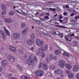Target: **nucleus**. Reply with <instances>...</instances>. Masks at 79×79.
<instances>
[{
    "instance_id": "1",
    "label": "nucleus",
    "mask_w": 79,
    "mask_h": 79,
    "mask_svg": "<svg viewBox=\"0 0 79 79\" xmlns=\"http://www.w3.org/2000/svg\"><path fill=\"white\" fill-rule=\"evenodd\" d=\"M48 49V46L47 45H45L44 47L42 46L39 49V53L40 54H42L45 52Z\"/></svg>"
},
{
    "instance_id": "2",
    "label": "nucleus",
    "mask_w": 79,
    "mask_h": 79,
    "mask_svg": "<svg viewBox=\"0 0 79 79\" xmlns=\"http://www.w3.org/2000/svg\"><path fill=\"white\" fill-rule=\"evenodd\" d=\"M36 45L39 47H41L44 44V42L39 39H37L35 41Z\"/></svg>"
},
{
    "instance_id": "3",
    "label": "nucleus",
    "mask_w": 79,
    "mask_h": 79,
    "mask_svg": "<svg viewBox=\"0 0 79 79\" xmlns=\"http://www.w3.org/2000/svg\"><path fill=\"white\" fill-rule=\"evenodd\" d=\"M27 63L29 65H33L34 64V61L32 58V56H30L28 60H27Z\"/></svg>"
},
{
    "instance_id": "4",
    "label": "nucleus",
    "mask_w": 79,
    "mask_h": 79,
    "mask_svg": "<svg viewBox=\"0 0 79 79\" xmlns=\"http://www.w3.org/2000/svg\"><path fill=\"white\" fill-rule=\"evenodd\" d=\"M65 61L63 60H60L59 62V65L60 67L61 68H63L65 65Z\"/></svg>"
},
{
    "instance_id": "5",
    "label": "nucleus",
    "mask_w": 79,
    "mask_h": 79,
    "mask_svg": "<svg viewBox=\"0 0 79 79\" xmlns=\"http://www.w3.org/2000/svg\"><path fill=\"white\" fill-rule=\"evenodd\" d=\"M35 73L36 75L38 76H42L44 74V72L42 70H38L36 71Z\"/></svg>"
},
{
    "instance_id": "6",
    "label": "nucleus",
    "mask_w": 79,
    "mask_h": 79,
    "mask_svg": "<svg viewBox=\"0 0 79 79\" xmlns=\"http://www.w3.org/2000/svg\"><path fill=\"white\" fill-rule=\"evenodd\" d=\"M55 72L56 74L60 75L63 73V71L60 69H56L55 70Z\"/></svg>"
},
{
    "instance_id": "7",
    "label": "nucleus",
    "mask_w": 79,
    "mask_h": 79,
    "mask_svg": "<svg viewBox=\"0 0 79 79\" xmlns=\"http://www.w3.org/2000/svg\"><path fill=\"white\" fill-rule=\"evenodd\" d=\"M13 38L15 39H18L20 37V34L19 33H14L12 35Z\"/></svg>"
},
{
    "instance_id": "8",
    "label": "nucleus",
    "mask_w": 79,
    "mask_h": 79,
    "mask_svg": "<svg viewBox=\"0 0 79 79\" xmlns=\"http://www.w3.org/2000/svg\"><path fill=\"white\" fill-rule=\"evenodd\" d=\"M3 29L6 33L7 36H9L10 35V33L9 31L6 29V28L5 27H3Z\"/></svg>"
},
{
    "instance_id": "9",
    "label": "nucleus",
    "mask_w": 79,
    "mask_h": 79,
    "mask_svg": "<svg viewBox=\"0 0 79 79\" xmlns=\"http://www.w3.org/2000/svg\"><path fill=\"white\" fill-rule=\"evenodd\" d=\"M79 69V66L78 65H74L73 66V70L74 72H77Z\"/></svg>"
},
{
    "instance_id": "10",
    "label": "nucleus",
    "mask_w": 79,
    "mask_h": 79,
    "mask_svg": "<svg viewBox=\"0 0 79 79\" xmlns=\"http://www.w3.org/2000/svg\"><path fill=\"white\" fill-rule=\"evenodd\" d=\"M9 49L12 52H15L16 51V49L14 46H10L9 47Z\"/></svg>"
},
{
    "instance_id": "11",
    "label": "nucleus",
    "mask_w": 79,
    "mask_h": 79,
    "mask_svg": "<svg viewBox=\"0 0 79 79\" xmlns=\"http://www.w3.org/2000/svg\"><path fill=\"white\" fill-rule=\"evenodd\" d=\"M28 30V28L25 27L23 30L22 33L23 35H25L27 33V31Z\"/></svg>"
},
{
    "instance_id": "12",
    "label": "nucleus",
    "mask_w": 79,
    "mask_h": 79,
    "mask_svg": "<svg viewBox=\"0 0 79 79\" xmlns=\"http://www.w3.org/2000/svg\"><path fill=\"white\" fill-rule=\"evenodd\" d=\"M52 59H54V60H56L55 57H54L52 54H51L49 55V58L48 60H51Z\"/></svg>"
},
{
    "instance_id": "13",
    "label": "nucleus",
    "mask_w": 79,
    "mask_h": 79,
    "mask_svg": "<svg viewBox=\"0 0 79 79\" xmlns=\"http://www.w3.org/2000/svg\"><path fill=\"white\" fill-rule=\"evenodd\" d=\"M2 66L6 67L7 65V62L6 60H4L2 62Z\"/></svg>"
},
{
    "instance_id": "14",
    "label": "nucleus",
    "mask_w": 79,
    "mask_h": 79,
    "mask_svg": "<svg viewBox=\"0 0 79 79\" xmlns=\"http://www.w3.org/2000/svg\"><path fill=\"white\" fill-rule=\"evenodd\" d=\"M34 43V41L32 40H29L27 41V45H31Z\"/></svg>"
},
{
    "instance_id": "15",
    "label": "nucleus",
    "mask_w": 79,
    "mask_h": 79,
    "mask_svg": "<svg viewBox=\"0 0 79 79\" xmlns=\"http://www.w3.org/2000/svg\"><path fill=\"white\" fill-rule=\"evenodd\" d=\"M65 67L69 70H70L72 68V66L69 64H67L65 65Z\"/></svg>"
},
{
    "instance_id": "16",
    "label": "nucleus",
    "mask_w": 79,
    "mask_h": 79,
    "mask_svg": "<svg viewBox=\"0 0 79 79\" xmlns=\"http://www.w3.org/2000/svg\"><path fill=\"white\" fill-rule=\"evenodd\" d=\"M26 27V24L24 23H21V25L20 26V28L21 29H23L24 28Z\"/></svg>"
},
{
    "instance_id": "17",
    "label": "nucleus",
    "mask_w": 79,
    "mask_h": 79,
    "mask_svg": "<svg viewBox=\"0 0 79 79\" xmlns=\"http://www.w3.org/2000/svg\"><path fill=\"white\" fill-rule=\"evenodd\" d=\"M1 7L2 10H6V5H5L2 4L1 5Z\"/></svg>"
},
{
    "instance_id": "18",
    "label": "nucleus",
    "mask_w": 79,
    "mask_h": 79,
    "mask_svg": "<svg viewBox=\"0 0 79 79\" xmlns=\"http://www.w3.org/2000/svg\"><path fill=\"white\" fill-rule=\"evenodd\" d=\"M50 69H51L52 70L55 69L56 68V66L55 65H52L49 66Z\"/></svg>"
},
{
    "instance_id": "19",
    "label": "nucleus",
    "mask_w": 79,
    "mask_h": 79,
    "mask_svg": "<svg viewBox=\"0 0 79 79\" xmlns=\"http://www.w3.org/2000/svg\"><path fill=\"white\" fill-rule=\"evenodd\" d=\"M56 54L57 55L60 54V50H56L55 51Z\"/></svg>"
},
{
    "instance_id": "20",
    "label": "nucleus",
    "mask_w": 79,
    "mask_h": 79,
    "mask_svg": "<svg viewBox=\"0 0 79 79\" xmlns=\"http://www.w3.org/2000/svg\"><path fill=\"white\" fill-rule=\"evenodd\" d=\"M35 21L36 23L38 24L39 25H42V22L40 21H39V20H35Z\"/></svg>"
},
{
    "instance_id": "21",
    "label": "nucleus",
    "mask_w": 79,
    "mask_h": 79,
    "mask_svg": "<svg viewBox=\"0 0 79 79\" xmlns=\"http://www.w3.org/2000/svg\"><path fill=\"white\" fill-rule=\"evenodd\" d=\"M15 58L12 56L11 58H10V59L9 60L11 62H14L15 61Z\"/></svg>"
},
{
    "instance_id": "22",
    "label": "nucleus",
    "mask_w": 79,
    "mask_h": 79,
    "mask_svg": "<svg viewBox=\"0 0 79 79\" xmlns=\"http://www.w3.org/2000/svg\"><path fill=\"white\" fill-rule=\"evenodd\" d=\"M73 77H74V74L73 73H71L69 75V78H70V79L73 78Z\"/></svg>"
},
{
    "instance_id": "23",
    "label": "nucleus",
    "mask_w": 79,
    "mask_h": 79,
    "mask_svg": "<svg viewBox=\"0 0 79 79\" xmlns=\"http://www.w3.org/2000/svg\"><path fill=\"white\" fill-rule=\"evenodd\" d=\"M43 67L45 69H47L48 68V67H47V64H43Z\"/></svg>"
},
{
    "instance_id": "24",
    "label": "nucleus",
    "mask_w": 79,
    "mask_h": 79,
    "mask_svg": "<svg viewBox=\"0 0 79 79\" xmlns=\"http://www.w3.org/2000/svg\"><path fill=\"white\" fill-rule=\"evenodd\" d=\"M33 60V62L34 61H36L37 60V57L35 56H33V58L32 59Z\"/></svg>"
},
{
    "instance_id": "25",
    "label": "nucleus",
    "mask_w": 79,
    "mask_h": 79,
    "mask_svg": "<svg viewBox=\"0 0 79 79\" xmlns=\"http://www.w3.org/2000/svg\"><path fill=\"white\" fill-rule=\"evenodd\" d=\"M31 37L32 39H34L35 37V35L34 33H32L31 35Z\"/></svg>"
},
{
    "instance_id": "26",
    "label": "nucleus",
    "mask_w": 79,
    "mask_h": 79,
    "mask_svg": "<svg viewBox=\"0 0 79 79\" xmlns=\"http://www.w3.org/2000/svg\"><path fill=\"white\" fill-rule=\"evenodd\" d=\"M17 66L18 67V68L20 69L22 71L23 70V69L22 67L20 66L19 65V64H17Z\"/></svg>"
},
{
    "instance_id": "27",
    "label": "nucleus",
    "mask_w": 79,
    "mask_h": 79,
    "mask_svg": "<svg viewBox=\"0 0 79 79\" xmlns=\"http://www.w3.org/2000/svg\"><path fill=\"white\" fill-rule=\"evenodd\" d=\"M12 56H11V55H8L7 56V59L9 60H10Z\"/></svg>"
},
{
    "instance_id": "28",
    "label": "nucleus",
    "mask_w": 79,
    "mask_h": 79,
    "mask_svg": "<svg viewBox=\"0 0 79 79\" xmlns=\"http://www.w3.org/2000/svg\"><path fill=\"white\" fill-rule=\"evenodd\" d=\"M56 26L60 27V28H66V27H65L64 26H61V25H56Z\"/></svg>"
},
{
    "instance_id": "29",
    "label": "nucleus",
    "mask_w": 79,
    "mask_h": 79,
    "mask_svg": "<svg viewBox=\"0 0 79 79\" xmlns=\"http://www.w3.org/2000/svg\"><path fill=\"white\" fill-rule=\"evenodd\" d=\"M79 42L77 41H73V44L75 45H77L78 44Z\"/></svg>"
},
{
    "instance_id": "30",
    "label": "nucleus",
    "mask_w": 79,
    "mask_h": 79,
    "mask_svg": "<svg viewBox=\"0 0 79 79\" xmlns=\"http://www.w3.org/2000/svg\"><path fill=\"white\" fill-rule=\"evenodd\" d=\"M3 39V40H5L6 39V36L5 34H4L3 35H2Z\"/></svg>"
},
{
    "instance_id": "31",
    "label": "nucleus",
    "mask_w": 79,
    "mask_h": 79,
    "mask_svg": "<svg viewBox=\"0 0 79 79\" xmlns=\"http://www.w3.org/2000/svg\"><path fill=\"white\" fill-rule=\"evenodd\" d=\"M74 34H68V37H70L71 36H74Z\"/></svg>"
},
{
    "instance_id": "32",
    "label": "nucleus",
    "mask_w": 79,
    "mask_h": 79,
    "mask_svg": "<svg viewBox=\"0 0 79 79\" xmlns=\"http://www.w3.org/2000/svg\"><path fill=\"white\" fill-rule=\"evenodd\" d=\"M58 35L59 36H60L61 38H63V33H60L58 34Z\"/></svg>"
},
{
    "instance_id": "33",
    "label": "nucleus",
    "mask_w": 79,
    "mask_h": 79,
    "mask_svg": "<svg viewBox=\"0 0 79 79\" xmlns=\"http://www.w3.org/2000/svg\"><path fill=\"white\" fill-rule=\"evenodd\" d=\"M41 58H44L45 57V55L44 53L41 55Z\"/></svg>"
},
{
    "instance_id": "34",
    "label": "nucleus",
    "mask_w": 79,
    "mask_h": 79,
    "mask_svg": "<svg viewBox=\"0 0 79 79\" xmlns=\"http://www.w3.org/2000/svg\"><path fill=\"white\" fill-rule=\"evenodd\" d=\"M63 54L64 56H68V57H69V56L66 53L64 52Z\"/></svg>"
},
{
    "instance_id": "35",
    "label": "nucleus",
    "mask_w": 79,
    "mask_h": 79,
    "mask_svg": "<svg viewBox=\"0 0 79 79\" xmlns=\"http://www.w3.org/2000/svg\"><path fill=\"white\" fill-rule=\"evenodd\" d=\"M13 14H14L13 12H12V11H10L9 13V15L10 16L13 15Z\"/></svg>"
},
{
    "instance_id": "36",
    "label": "nucleus",
    "mask_w": 79,
    "mask_h": 79,
    "mask_svg": "<svg viewBox=\"0 0 79 79\" xmlns=\"http://www.w3.org/2000/svg\"><path fill=\"white\" fill-rule=\"evenodd\" d=\"M49 9L50 10H51L53 11V12H54L56 10V8L52 9V8H49Z\"/></svg>"
},
{
    "instance_id": "37",
    "label": "nucleus",
    "mask_w": 79,
    "mask_h": 79,
    "mask_svg": "<svg viewBox=\"0 0 79 79\" xmlns=\"http://www.w3.org/2000/svg\"><path fill=\"white\" fill-rule=\"evenodd\" d=\"M5 21L6 22V23H11L12 20H6Z\"/></svg>"
},
{
    "instance_id": "38",
    "label": "nucleus",
    "mask_w": 79,
    "mask_h": 79,
    "mask_svg": "<svg viewBox=\"0 0 79 79\" xmlns=\"http://www.w3.org/2000/svg\"><path fill=\"white\" fill-rule=\"evenodd\" d=\"M75 19H79V15L76 16L74 17Z\"/></svg>"
},
{
    "instance_id": "39",
    "label": "nucleus",
    "mask_w": 79,
    "mask_h": 79,
    "mask_svg": "<svg viewBox=\"0 0 79 79\" xmlns=\"http://www.w3.org/2000/svg\"><path fill=\"white\" fill-rule=\"evenodd\" d=\"M52 34L54 35H57V34H56V33L55 31H52Z\"/></svg>"
},
{
    "instance_id": "40",
    "label": "nucleus",
    "mask_w": 79,
    "mask_h": 79,
    "mask_svg": "<svg viewBox=\"0 0 79 79\" xmlns=\"http://www.w3.org/2000/svg\"><path fill=\"white\" fill-rule=\"evenodd\" d=\"M65 39L66 41H69V39L66 36H65Z\"/></svg>"
},
{
    "instance_id": "41",
    "label": "nucleus",
    "mask_w": 79,
    "mask_h": 79,
    "mask_svg": "<svg viewBox=\"0 0 79 79\" xmlns=\"http://www.w3.org/2000/svg\"><path fill=\"white\" fill-rule=\"evenodd\" d=\"M76 77L77 78V79H79V73H77L76 76Z\"/></svg>"
},
{
    "instance_id": "42",
    "label": "nucleus",
    "mask_w": 79,
    "mask_h": 79,
    "mask_svg": "<svg viewBox=\"0 0 79 79\" xmlns=\"http://www.w3.org/2000/svg\"><path fill=\"white\" fill-rule=\"evenodd\" d=\"M6 14V10H5L4 11H3L2 13V14L3 15H5V14Z\"/></svg>"
},
{
    "instance_id": "43",
    "label": "nucleus",
    "mask_w": 79,
    "mask_h": 79,
    "mask_svg": "<svg viewBox=\"0 0 79 79\" xmlns=\"http://www.w3.org/2000/svg\"><path fill=\"white\" fill-rule=\"evenodd\" d=\"M59 18L60 19H62V18H63V16L61 14L59 16Z\"/></svg>"
},
{
    "instance_id": "44",
    "label": "nucleus",
    "mask_w": 79,
    "mask_h": 79,
    "mask_svg": "<svg viewBox=\"0 0 79 79\" xmlns=\"http://www.w3.org/2000/svg\"><path fill=\"white\" fill-rule=\"evenodd\" d=\"M60 75H61V77H64V73H62Z\"/></svg>"
},
{
    "instance_id": "45",
    "label": "nucleus",
    "mask_w": 79,
    "mask_h": 79,
    "mask_svg": "<svg viewBox=\"0 0 79 79\" xmlns=\"http://www.w3.org/2000/svg\"><path fill=\"white\" fill-rule=\"evenodd\" d=\"M0 33L2 34V35H3L4 34H5V33L4 31H0Z\"/></svg>"
},
{
    "instance_id": "46",
    "label": "nucleus",
    "mask_w": 79,
    "mask_h": 79,
    "mask_svg": "<svg viewBox=\"0 0 79 79\" xmlns=\"http://www.w3.org/2000/svg\"><path fill=\"white\" fill-rule=\"evenodd\" d=\"M42 63H40V65H39V68L40 69L42 67Z\"/></svg>"
},
{
    "instance_id": "47",
    "label": "nucleus",
    "mask_w": 79,
    "mask_h": 79,
    "mask_svg": "<svg viewBox=\"0 0 79 79\" xmlns=\"http://www.w3.org/2000/svg\"><path fill=\"white\" fill-rule=\"evenodd\" d=\"M18 52L20 54H22L23 53V52L22 51H20V50H19L18 51Z\"/></svg>"
},
{
    "instance_id": "48",
    "label": "nucleus",
    "mask_w": 79,
    "mask_h": 79,
    "mask_svg": "<svg viewBox=\"0 0 79 79\" xmlns=\"http://www.w3.org/2000/svg\"><path fill=\"white\" fill-rule=\"evenodd\" d=\"M41 33L43 35H45L46 36L48 34H47L46 33H44V32H42V31L41 32Z\"/></svg>"
},
{
    "instance_id": "49",
    "label": "nucleus",
    "mask_w": 79,
    "mask_h": 79,
    "mask_svg": "<svg viewBox=\"0 0 79 79\" xmlns=\"http://www.w3.org/2000/svg\"><path fill=\"white\" fill-rule=\"evenodd\" d=\"M66 72L67 73L69 74L70 73V71L67 70L66 71Z\"/></svg>"
},
{
    "instance_id": "50",
    "label": "nucleus",
    "mask_w": 79,
    "mask_h": 79,
    "mask_svg": "<svg viewBox=\"0 0 79 79\" xmlns=\"http://www.w3.org/2000/svg\"><path fill=\"white\" fill-rule=\"evenodd\" d=\"M30 50L31 51L33 52L34 50V48H33V47L31 48H30Z\"/></svg>"
},
{
    "instance_id": "51",
    "label": "nucleus",
    "mask_w": 79,
    "mask_h": 79,
    "mask_svg": "<svg viewBox=\"0 0 79 79\" xmlns=\"http://www.w3.org/2000/svg\"><path fill=\"white\" fill-rule=\"evenodd\" d=\"M57 10L58 11H60L61 10L60 9L59 7H57L56 8Z\"/></svg>"
},
{
    "instance_id": "52",
    "label": "nucleus",
    "mask_w": 79,
    "mask_h": 79,
    "mask_svg": "<svg viewBox=\"0 0 79 79\" xmlns=\"http://www.w3.org/2000/svg\"><path fill=\"white\" fill-rule=\"evenodd\" d=\"M63 15H64V16H66L67 15V12H64L63 13Z\"/></svg>"
},
{
    "instance_id": "53",
    "label": "nucleus",
    "mask_w": 79,
    "mask_h": 79,
    "mask_svg": "<svg viewBox=\"0 0 79 79\" xmlns=\"http://www.w3.org/2000/svg\"><path fill=\"white\" fill-rule=\"evenodd\" d=\"M45 18L46 19H49V18L48 16H45Z\"/></svg>"
},
{
    "instance_id": "54",
    "label": "nucleus",
    "mask_w": 79,
    "mask_h": 79,
    "mask_svg": "<svg viewBox=\"0 0 79 79\" xmlns=\"http://www.w3.org/2000/svg\"><path fill=\"white\" fill-rule=\"evenodd\" d=\"M24 79H29V78L26 76H25Z\"/></svg>"
},
{
    "instance_id": "55",
    "label": "nucleus",
    "mask_w": 79,
    "mask_h": 79,
    "mask_svg": "<svg viewBox=\"0 0 79 79\" xmlns=\"http://www.w3.org/2000/svg\"><path fill=\"white\" fill-rule=\"evenodd\" d=\"M75 11H76L75 10H73L71 9H70V11H71L72 12H75Z\"/></svg>"
},
{
    "instance_id": "56",
    "label": "nucleus",
    "mask_w": 79,
    "mask_h": 79,
    "mask_svg": "<svg viewBox=\"0 0 79 79\" xmlns=\"http://www.w3.org/2000/svg\"><path fill=\"white\" fill-rule=\"evenodd\" d=\"M45 14L46 15H47L48 16H49V13H45Z\"/></svg>"
},
{
    "instance_id": "57",
    "label": "nucleus",
    "mask_w": 79,
    "mask_h": 79,
    "mask_svg": "<svg viewBox=\"0 0 79 79\" xmlns=\"http://www.w3.org/2000/svg\"><path fill=\"white\" fill-rule=\"evenodd\" d=\"M3 69L2 68L0 67V72H2V71Z\"/></svg>"
},
{
    "instance_id": "58",
    "label": "nucleus",
    "mask_w": 79,
    "mask_h": 79,
    "mask_svg": "<svg viewBox=\"0 0 79 79\" xmlns=\"http://www.w3.org/2000/svg\"><path fill=\"white\" fill-rule=\"evenodd\" d=\"M66 8H69V5H66L65 6Z\"/></svg>"
},
{
    "instance_id": "59",
    "label": "nucleus",
    "mask_w": 79,
    "mask_h": 79,
    "mask_svg": "<svg viewBox=\"0 0 79 79\" xmlns=\"http://www.w3.org/2000/svg\"><path fill=\"white\" fill-rule=\"evenodd\" d=\"M12 76V74H10L8 75V77H10V76Z\"/></svg>"
},
{
    "instance_id": "60",
    "label": "nucleus",
    "mask_w": 79,
    "mask_h": 79,
    "mask_svg": "<svg viewBox=\"0 0 79 79\" xmlns=\"http://www.w3.org/2000/svg\"><path fill=\"white\" fill-rule=\"evenodd\" d=\"M75 38L76 39L79 40V37L76 36L75 37Z\"/></svg>"
},
{
    "instance_id": "61",
    "label": "nucleus",
    "mask_w": 79,
    "mask_h": 79,
    "mask_svg": "<svg viewBox=\"0 0 79 79\" xmlns=\"http://www.w3.org/2000/svg\"><path fill=\"white\" fill-rule=\"evenodd\" d=\"M52 73H51L50 75H49V77H52Z\"/></svg>"
},
{
    "instance_id": "62",
    "label": "nucleus",
    "mask_w": 79,
    "mask_h": 79,
    "mask_svg": "<svg viewBox=\"0 0 79 79\" xmlns=\"http://www.w3.org/2000/svg\"><path fill=\"white\" fill-rule=\"evenodd\" d=\"M24 76L23 75H22L21 77V79H23V77Z\"/></svg>"
},
{
    "instance_id": "63",
    "label": "nucleus",
    "mask_w": 79,
    "mask_h": 79,
    "mask_svg": "<svg viewBox=\"0 0 79 79\" xmlns=\"http://www.w3.org/2000/svg\"><path fill=\"white\" fill-rule=\"evenodd\" d=\"M10 79H17L16 78L14 77H12L10 78Z\"/></svg>"
},
{
    "instance_id": "64",
    "label": "nucleus",
    "mask_w": 79,
    "mask_h": 79,
    "mask_svg": "<svg viewBox=\"0 0 79 79\" xmlns=\"http://www.w3.org/2000/svg\"><path fill=\"white\" fill-rule=\"evenodd\" d=\"M44 15V13H43L41 14L40 15V16H43V15Z\"/></svg>"
}]
</instances>
